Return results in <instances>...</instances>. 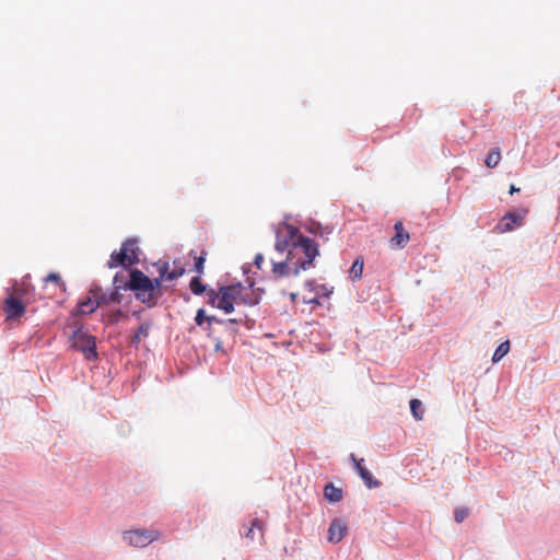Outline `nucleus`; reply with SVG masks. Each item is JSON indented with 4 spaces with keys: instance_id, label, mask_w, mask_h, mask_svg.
I'll list each match as a JSON object with an SVG mask.
<instances>
[{
    "instance_id": "aec40b11",
    "label": "nucleus",
    "mask_w": 560,
    "mask_h": 560,
    "mask_svg": "<svg viewBox=\"0 0 560 560\" xmlns=\"http://www.w3.org/2000/svg\"><path fill=\"white\" fill-rule=\"evenodd\" d=\"M311 233H313L315 236H318L323 240H328L329 235L332 233V229L326 226L323 228L320 224L314 223L311 228Z\"/></svg>"
},
{
    "instance_id": "a878e982",
    "label": "nucleus",
    "mask_w": 560,
    "mask_h": 560,
    "mask_svg": "<svg viewBox=\"0 0 560 560\" xmlns=\"http://www.w3.org/2000/svg\"><path fill=\"white\" fill-rule=\"evenodd\" d=\"M362 272H363V261L360 260V259H357L352 264V267L350 269V273H351L353 279H359V278L362 277Z\"/></svg>"
},
{
    "instance_id": "dca6fc26",
    "label": "nucleus",
    "mask_w": 560,
    "mask_h": 560,
    "mask_svg": "<svg viewBox=\"0 0 560 560\" xmlns=\"http://www.w3.org/2000/svg\"><path fill=\"white\" fill-rule=\"evenodd\" d=\"M195 322L198 326H203V324L207 323V330L210 329L212 323H222L221 319H218L214 316H206V312L203 308L197 311Z\"/></svg>"
},
{
    "instance_id": "393cba45",
    "label": "nucleus",
    "mask_w": 560,
    "mask_h": 560,
    "mask_svg": "<svg viewBox=\"0 0 560 560\" xmlns=\"http://www.w3.org/2000/svg\"><path fill=\"white\" fill-rule=\"evenodd\" d=\"M361 479L364 481L365 486L369 489L378 488L381 486V481L377 479H374L372 474L369 470H366L363 474V476H361Z\"/></svg>"
},
{
    "instance_id": "9b49d317",
    "label": "nucleus",
    "mask_w": 560,
    "mask_h": 560,
    "mask_svg": "<svg viewBox=\"0 0 560 560\" xmlns=\"http://www.w3.org/2000/svg\"><path fill=\"white\" fill-rule=\"evenodd\" d=\"M348 527L341 520H334L328 528V540L330 542H339L347 534Z\"/></svg>"
},
{
    "instance_id": "7c9ffc66",
    "label": "nucleus",
    "mask_w": 560,
    "mask_h": 560,
    "mask_svg": "<svg viewBox=\"0 0 560 560\" xmlns=\"http://www.w3.org/2000/svg\"><path fill=\"white\" fill-rule=\"evenodd\" d=\"M162 280H165V278H161V276L153 280L151 279L152 290H153V292H155V294H159V299L162 295V292H161Z\"/></svg>"
},
{
    "instance_id": "f03ea898",
    "label": "nucleus",
    "mask_w": 560,
    "mask_h": 560,
    "mask_svg": "<svg viewBox=\"0 0 560 560\" xmlns=\"http://www.w3.org/2000/svg\"><path fill=\"white\" fill-rule=\"evenodd\" d=\"M126 288L133 291L136 299L149 307L155 306L159 301V294L152 290L151 279L139 269L130 271V279Z\"/></svg>"
},
{
    "instance_id": "4468645a",
    "label": "nucleus",
    "mask_w": 560,
    "mask_h": 560,
    "mask_svg": "<svg viewBox=\"0 0 560 560\" xmlns=\"http://www.w3.org/2000/svg\"><path fill=\"white\" fill-rule=\"evenodd\" d=\"M259 301V298L255 295L253 292H249L242 283H240V296L237 298V303H243L246 305H255Z\"/></svg>"
},
{
    "instance_id": "1a4fd4ad",
    "label": "nucleus",
    "mask_w": 560,
    "mask_h": 560,
    "mask_svg": "<svg viewBox=\"0 0 560 560\" xmlns=\"http://www.w3.org/2000/svg\"><path fill=\"white\" fill-rule=\"evenodd\" d=\"M395 234L389 240V246L392 249H402L407 246L410 241L409 232L404 228L401 221H397L394 224Z\"/></svg>"
},
{
    "instance_id": "423d86ee",
    "label": "nucleus",
    "mask_w": 560,
    "mask_h": 560,
    "mask_svg": "<svg viewBox=\"0 0 560 560\" xmlns=\"http://www.w3.org/2000/svg\"><path fill=\"white\" fill-rule=\"evenodd\" d=\"M124 540L129 545L143 548L160 537V533L154 529H135L124 533Z\"/></svg>"
},
{
    "instance_id": "a211bd4d",
    "label": "nucleus",
    "mask_w": 560,
    "mask_h": 560,
    "mask_svg": "<svg viewBox=\"0 0 560 560\" xmlns=\"http://www.w3.org/2000/svg\"><path fill=\"white\" fill-rule=\"evenodd\" d=\"M256 529L259 532V535L262 538V536H264V522L260 521L259 518L253 520L250 527L248 528V530L245 534V537L250 539V540H254L255 539V530Z\"/></svg>"
},
{
    "instance_id": "b1692460",
    "label": "nucleus",
    "mask_w": 560,
    "mask_h": 560,
    "mask_svg": "<svg viewBox=\"0 0 560 560\" xmlns=\"http://www.w3.org/2000/svg\"><path fill=\"white\" fill-rule=\"evenodd\" d=\"M206 295H207V302L208 304H210L211 306L213 307H217L219 308V303H220V290L219 291H215L213 289H208L206 291Z\"/></svg>"
},
{
    "instance_id": "72a5a7b5",
    "label": "nucleus",
    "mask_w": 560,
    "mask_h": 560,
    "mask_svg": "<svg viewBox=\"0 0 560 560\" xmlns=\"http://www.w3.org/2000/svg\"><path fill=\"white\" fill-rule=\"evenodd\" d=\"M303 300H304L305 303H316V304H319L318 295H314V296L307 295V296H304Z\"/></svg>"
},
{
    "instance_id": "cd10ccee",
    "label": "nucleus",
    "mask_w": 560,
    "mask_h": 560,
    "mask_svg": "<svg viewBox=\"0 0 560 560\" xmlns=\"http://www.w3.org/2000/svg\"><path fill=\"white\" fill-rule=\"evenodd\" d=\"M350 459L352 460L353 465H354V469L357 470V472L359 474V476H363V474L368 470L363 465V459H358L354 454H351L350 455Z\"/></svg>"
},
{
    "instance_id": "2f4dec72",
    "label": "nucleus",
    "mask_w": 560,
    "mask_h": 560,
    "mask_svg": "<svg viewBox=\"0 0 560 560\" xmlns=\"http://www.w3.org/2000/svg\"><path fill=\"white\" fill-rule=\"evenodd\" d=\"M45 282H55L59 287H63L65 283L58 273L51 272L45 278Z\"/></svg>"
},
{
    "instance_id": "2eb2a0df",
    "label": "nucleus",
    "mask_w": 560,
    "mask_h": 560,
    "mask_svg": "<svg viewBox=\"0 0 560 560\" xmlns=\"http://www.w3.org/2000/svg\"><path fill=\"white\" fill-rule=\"evenodd\" d=\"M324 497L329 502L337 503V502L341 501V499H342V491H341V489L335 487L332 483H328L324 488Z\"/></svg>"
},
{
    "instance_id": "c756f323",
    "label": "nucleus",
    "mask_w": 560,
    "mask_h": 560,
    "mask_svg": "<svg viewBox=\"0 0 560 560\" xmlns=\"http://www.w3.org/2000/svg\"><path fill=\"white\" fill-rule=\"evenodd\" d=\"M206 255L207 253L206 252H202V254L199 256V257H196V261H195V270L201 275L203 272V264H205V260H206Z\"/></svg>"
},
{
    "instance_id": "412c9836",
    "label": "nucleus",
    "mask_w": 560,
    "mask_h": 560,
    "mask_svg": "<svg viewBox=\"0 0 560 560\" xmlns=\"http://www.w3.org/2000/svg\"><path fill=\"white\" fill-rule=\"evenodd\" d=\"M189 289L195 295H200L208 290L207 287L201 282L199 277H194L190 280Z\"/></svg>"
},
{
    "instance_id": "39448f33",
    "label": "nucleus",
    "mask_w": 560,
    "mask_h": 560,
    "mask_svg": "<svg viewBox=\"0 0 560 560\" xmlns=\"http://www.w3.org/2000/svg\"><path fill=\"white\" fill-rule=\"evenodd\" d=\"M21 289L15 288L14 293L9 294L4 300L3 311L8 322L19 320L26 311V305L21 300Z\"/></svg>"
},
{
    "instance_id": "f3484780",
    "label": "nucleus",
    "mask_w": 560,
    "mask_h": 560,
    "mask_svg": "<svg viewBox=\"0 0 560 560\" xmlns=\"http://www.w3.org/2000/svg\"><path fill=\"white\" fill-rule=\"evenodd\" d=\"M150 329H151L150 323H142L139 326L137 332L132 336L131 342L135 346H138L143 338H147L149 336Z\"/></svg>"
},
{
    "instance_id": "6e6552de",
    "label": "nucleus",
    "mask_w": 560,
    "mask_h": 560,
    "mask_svg": "<svg viewBox=\"0 0 560 560\" xmlns=\"http://www.w3.org/2000/svg\"><path fill=\"white\" fill-rule=\"evenodd\" d=\"M527 214V210L523 209L521 212H509L506 213L497 229L500 233L511 232L523 224L524 218Z\"/></svg>"
},
{
    "instance_id": "7ed1b4c3",
    "label": "nucleus",
    "mask_w": 560,
    "mask_h": 560,
    "mask_svg": "<svg viewBox=\"0 0 560 560\" xmlns=\"http://www.w3.org/2000/svg\"><path fill=\"white\" fill-rule=\"evenodd\" d=\"M139 261V247L135 240H127L118 252H114L107 262L108 268L129 267Z\"/></svg>"
},
{
    "instance_id": "e433bc0d",
    "label": "nucleus",
    "mask_w": 560,
    "mask_h": 560,
    "mask_svg": "<svg viewBox=\"0 0 560 560\" xmlns=\"http://www.w3.org/2000/svg\"><path fill=\"white\" fill-rule=\"evenodd\" d=\"M121 313L120 312H117V314H115L114 318H113V322H117L118 320V316H120Z\"/></svg>"
},
{
    "instance_id": "bb28decb",
    "label": "nucleus",
    "mask_w": 560,
    "mask_h": 560,
    "mask_svg": "<svg viewBox=\"0 0 560 560\" xmlns=\"http://www.w3.org/2000/svg\"><path fill=\"white\" fill-rule=\"evenodd\" d=\"M350 459L352 460L353 465H354V469L357 470V472L359 474V476H363V474L368 470L363 465V459H358L354 454H351L350 455Z\"/></svg>"
},
{
    "instance_id": "6ab92c4d",
    "label": "nucleus",
    "mask_w": 560,
    "mask_h": 560,
    "mask_svg": "<svg viewBox=\"0 0 560 560\" xmlns=\"http://www.w3.org/2000/svg\"><path fill=\"white\" fill-rule=\"evenodd\" d=\"M501 161V152L499 148H494L492 151L489 152L485 160V164L489 168L495 167Z\"/></svg>"
},
{
    "instance_id": "20e7f679",
    "label": "nucleus",
    "mask_w": 560,
    "mask_h": 560,
    "mask_svg": "<svg viewBox=\"0 0 560 560\" xmlns=\"http://www.w3.org/2000/svg\"><path fill=\"white\" fill-rule=\"evenodd\" d=\"M72 347L82 352L86 360L97 359L95 338L78 329L71 338Z\"/></svg>"
},
{
    "instance_id": "0eeeda50",
    "label": "nucleus",
    "mask_w": 560,
    "mask_h": 560,
    "mask_svg": "<svg viewBox=\"0 0 560 560\" xmlns=\"http://www.w3.org/2000/svg\"><path fill=\"white\" fill-rule=\"evenodd\" d=\"M240 296V283L224 285L220 288L219 310L226 314L234 311V304L237 303Z\"/></svg>"
},
{
    "instance_id": "c9c22d12",
    "label": "nucleus",
    "mask_w": 560,
    "mask_h": 560,
    "mask_svg": "<svg viewBox=\"0 0 560 560\" xmlns=\"http://www.w3.org/2000/svg\"><path fill=\"white\" fill-rule=\"evenodd\" d=\"M296 296H298L296 293H290V299H291L292 302L296 301Z\"/></svg>"
},
{
    "instance_id": "4be33fe9",
    "label": "nucleus",
    "mask_w": 560,
    "mask_h": 560,
    "mask_svg": "<svg viewBox=\"0 0 560 560\" xmlns=\"http://www.w3.org/2000/svg\"><path fill=\"white\" fill-rule=\"evenodd\" d=\"M410 410L416 420H422L424 410L422 408V402L419 399L410 400Z\"/></svg>"
},
{
    "instance_id": "f8f14e48",
    "label": "nucleus",
    "mask_w": 560,
    "mask_h": 560,
    "mask_svg": "<svg viewBox=\"0 0 560 560\" xmlns=\"http://www.w3.org/2000/svg\"><path fill=\"white\" fill-rule=\"evenodd\" d=\"M97 307H100L97 298H94L92 294H90L78 304V313L83 315L91 314Z\"/></svg>"
},
{
    "instance_id": "f704fd0d",
    "label": "nucleus",
    "mask_w": 560,
    "mask_h": 560,
    "mask_svg": "<svg viewBox=\"0 0 560 560\" xmlns=\"http://www.w3.org/2000/svg\"><path fill=\"white\" fill-rule=\"evenodd\" d=\"M517 191H520V188H517L515 185L512 184L510 186V194H514V192H517Z\"/></svg>"
},
{
    "instance_id": "473e14b6",
    "label": "nucleus",
    "mask_w": 560,
    "mask_h": 560,
    "mask_svg": "<svg viewBox=\"0 0 560 560\" xmlns=\"http://www.w3.org/2000/svg\"><path fill=\"white\" fill-rule=\"evenodd\" d=\"M265 261V257L262 254H257L254 259V264L258 269H261V266Z\"/></svg>"
},
{
    "instance_id": "ddd939ff",
    "label": "nucleus",
    "mask_w": 560,
    "mask_h": 560,
    "mask_svg": "<svg viewBox=\"0 0 560 560\" xmlns=\"http://www.w3.org/2000/svg\"><path fill=\"white\" fill-rule=\"evenodd\" d=\"M184 271H185L184 268L170 270L168 262H163L159 267V273L161 275V278H165V280H168V281H173V280L182 277L184 275Z\"/></svg>"
},
{
    "instance_id": "f257e3e1",
    "label": "nucleus",
    "mask_w": 560,
    "mask_h": 560,
    "mask_svg": "<svg viewBox=\"0 0 560 560\" xmlns=\"http://www.w3.org/2000/svg\"><path fill=\"white\" fill-rule=\"evenodd\" d=\"M275 248L280 254L287 253L285 260H272L271 272L277 279L298 276L301 271L310 269L319 255L318 244L288 223L279 224L277 228Z\"/></svg>"
},
{
    "instance_id": "c85d7f7f",
    "label": "nucleus",
    "mask_w": 560,
    "mask_h": 560,
    "mask_svg": "<svg viewBox=\"0 0 560 560\" xmlns=\"http://www.w3.org/2000/svg\"><path fill=\"white\" fill-rule=\"evenodd\" d=\"M469 514L467 508H457L454 512V518L457 523H462Z\"/></svg>"
},
{
    "instance_id": "9d476101",
    "label": "nucleus",
    "mask_w": 560,
    "mask_h": 560,
    "mask_svg": "<svg viewBox=\"0 0 560 560\" xmlns=\"http://www.w3.org/2000/svg\"><path fill=\"white\" fill-rule=\"evenodd\" d=\"M90 294H92L94 298H97L100 306L107 305L110 303H120L122 300V294L119 293L117 290L110 292L109 294L102 293V290L98 287L91 288Z\"/></svg>"
},
{
    "instance_id": "5701e85b",
    "label": "nucleus",
    "mask_w": 560,
    "mask_h": 560,
    "mask_svg": "<svg viewBox=\"0 0 560 560\" xmlns=\"http://www.w3.org/2000/svg\"><path fill=\"white\" fill-rule=\"evenodd\" d=\"M509 351H510V342L509 341L502 342L495 349L493 357H492V361L494 363L499 362L504 355H506L509 353Z\"/></svg>"
}]
</instances>
